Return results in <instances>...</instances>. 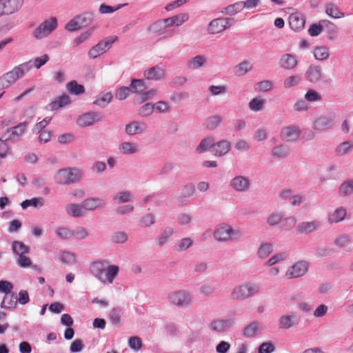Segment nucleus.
I'll list each match as a JSON object with an SVG mask.
<instances>
[{
	"label": "nucleus",
	"mask_w": 353,
	"mask_h": 353,
	"mask_svg": "<svg viewBox=\"0 0 353 353\" xmlns=\"http://www.w3.org/2000/svg\"><path fill=\"white\" fill-rule=\"evenodd\" d=\"M60 261L65 265H71L75 263V256L69 252H63L60 256Z\"/></svg>",
	"instance_id": "obj_63"
},
{
	"label": "nucleus",
	"mask_w": 353,
	"mask_h": 353,
	"mask_svg": "<svg viewBox=\"0 0 353 353\" xmlns=\"http://www.w3.org/2000/svg\"><path fill=\"white\" fill-rule=\"evenodd\" d=\"M67 88L71 94L76 95L83 94L85 92L84 87L78 84L75 81H70L67 84Z\"/></svg>",
	"instance_id": "obj_55"
},
{
	"label": "nucleus",
	"mask_w": 353,
	"mask_h": 353,
	"mask_svg": "<svg viewBox=\"0 0 353 353\" xmlns=\"http://www.w3.org/2000/svg\"><path fill=\"white\" fill-rule=\"evenodd\" d=\"M252 68V64L248 61H244L235 66L234 74L238 77H242L250 72Z\"/></svg>",
	"instance_id": "obj_43"
},
{
	"label": "nucleus",
	"mask_w": 353,
	"mask_h": 353,
	"mask_svg": "<svg viewBox=\"0 0 353 353\" xmlns=\"http://www.w3.org/2000/svg\"><path fill=\"white\" fill-rule=\"evenodd\" d=\"M189 19V14L188 13H179L171 17L164 19V22L167 28L174 26H180L183 23Z\"/></svg>",
	"instance_id": "obj_21"
},
{
	"label": "nucleus",
	"mask_w": 353,
	"mask_h": 353,
	"mask_svg": "<svg viewBox=\"0 0 353 353\" xmlns=\"http://www.w3.org/2000/svg\"><path fill=\"white\" fill-rule=\"evenodd\" d=\"M144 77L148 80L159 81L165 77V70L159 66H154L146 69Z\"/></svg>",
	"instance_id": "obj_20"
},
{
	"label": "nucleus",
	"mask_w": 353,
	"mask_h": 353,
	"mask_svg": "<svg viewBox=\"0 0 353 353\" xmlns=\"http://www.w3.org/2000/svg\"><path fill=\"white\" fill-rule=\"evenodd\" d=\"M81 27L87 26L94 20V13L93 12H86L76 16Z\"/></svg>",
	"instance_id": "obj_48"
},
{
	"label": "nucleus",
	"mask_w": 353,
	"mask_h": 353,
	"mask_svg": "<svg viewBox=\"0 0 353 353\" xmlns=\"http://www.w3.org/2000/svg\"><path fill=\"white\" fill-rule=\"evenodd\" d=\"M121 309L119 307L112 308L109 314V319L112 324L119 326L121 323Z\"/></svg>",
	"instance_id": "obj_51"
},
{
	"label": "nucleus",
	"mask_w": 353,
	"mask_h": 353,
	"mask_svg": "<svg viewBox=\"0 0 353 353\" xmlns=\"http://www.w3.org/2000/svg\"><path fill=\"white\" fill-rule=\"evenodd\" d=\"M305 18L300 13H293L289 17L290 26L295 31L303 29L305 26Z\"/></svg>",
	"instance_id": "obj_25"
},
{
	"label": "nucleus",
	"mask_w": 353,
	"mask_h": 353,
	"mask_svg": "<svg viewBox=\"0 0 353 353\" xmlns=\"http://www.w3.org/2000/svg\"><path fill=\"white\" fill-rule=\"evenodd\" d=\"M260 290L259 284L247 282L235 286L230 294V298L235 301H244L258 294Z\"/></svg>",
	"instance_id": "obj_3"
},
{
	"label": "nucleus",
	"mask_w": 353,
	"mask_h": 353,
	"mask_svg": "<svg viewBox=\"0 0 353 353\" xmlns=\"http://www.w3.org/2000/svg\"><path fill=\"white\" fill-rule=\"evenodd\" d=\"M85 210L94 211L105 205L104 199L99 197H89L82 201Z\"/></svg>",
	"instance_id": "obj_19"
},
{
	"label": "nucleus",
	"mask_w": 353,
	"mask_h": 353,
	"mask_svg": "<svg viewBox=\"0 0 353 353\" xmlns=\"http://www.w3.org/2000/svg\"><path fill=\"white\" fill-rule=\"evenodd\" d=\"M325 12L334 19H340L344 17V13L340 11L338 6L333 3H329L326 5Z\"/></svg>",
	"instance_id": "obj_40"
},
{
	"label": "nucleus",
	"mask_w": 353,
	"mask_h": 353,
	"mask_svg": "<svg viewBox=\"0 0 353 353\" xmlns=\"http://www.w3.org/2000/svg\"><path fill=\"white\" fill-rule=\"evenodd\" d=\"M12 249L13 253L18 256L25 255L30 252V248L28 246H26L23 243L18 241L12 242Z\"/></svg>",
	"instance_id": "obj_39"
},
{
	"label": "nucleus",
	"mask_w": 353,
	"mask_h": 353,
	"mask_svg": "<svg viewBox=\"0 0 353 353\" xmlns=\"http://www.w3.org/2000/svg\"><path fill=\"white\" fill-rule=\"evenodd\" d=\"M235 21L232 18L219 17L210 21L207 26V32L210 34H216L224 32L232 26Z\"/></svg>",
	"instance_id": "obj_5"
},
{
	"label": "nucleus",
	"mask_w": 353,
	"mask_h": 353,
	"mask_svg": "<svg viewBox=\"0 0 353 353\" xmlns=\"http://www.w3.org/2000/svg\"><path fill=\"white\" fill-rule=\"evenodd\" d=\"M88 231L86 228L79 226L72 230V238H77L81 240L85 239L88 236Z\"/></svg>",
	"instance_id": "obj_61"
},
{
	"label": "nucleus",
	"mask_w": 353,
	"mask_h": 353,
	"mask_svg": "<svg viewBox=\"0 0 353 353\" xmlns=\"http://www.w3.org/2000/svg\"><path fill=\"white\" fill-rule=\"evenodd\" d=\"M243 10V6L242 1H241L225 7L221 11V12L224 14L233 16L237 13H239Z\"/></svg>",
	"instance_id": "obj_38"
},
{
	"label": "nucleus",
	"mask_w": 353,
	"mask_h": 353,
	"mask_svg": "<svg viewBox=\"0 0 353 353\" xmlns=\"http://www.w3.org/2000/svg\"><path fill=\"white\" fill-rule=\"evenodd\" d=\"M297 58L290 53H285L281 55L279 65V66L286 70H291L295 68L298 65Z\"/></svg>",
	"instance_id": "obj_15"
},
{
	"label": "nucleus",
	"mask_w": 353,
	"mask_h": 353,
	"mask_svg": "<svg viewBox=\"0 0 353 353\" xmlns=\"http://www.w3.org/2000/svg\"><path fill=\"white\" fill-rule=\"evenodd\" d=\"M301 130L297 125L284 127L281 131V139L287 143H296L300 137Z\"/></svg>",
	"instance_id": "obj_11"
},
{
	"label": "nucleus",
	"mask_w": 353,
	"mask_h": 353,
	"mask_svg": "<svg viewBox=\"0 0 353 353\" xmlns=\"http://www.w3.org/2000/svg\"><path fill=\"white\" fill-rule=\"evenodd\" d=\"M17 296L14 292H10L5 296L1 303V307L15 308L17 305Z\"/></svg>",
	"instance_id": "obj_36"
},
{
	"label": "nucleus",
	"mask_w": 353,
	"mask_h": 353,
	"mask_svg": "<svg viewBox=\"0 0 353 353\" xmlns=\"http://www.w3.org/2000/svg\"><path fill=\"white\" fill-rule=\"evenodd\" d=\"M70 103V97L66 94H63L58 97L55 101L49 103L48 107L50 110H55L67 105Z\"/></svg>",
	"instance_id": "obj_34"
},
{
	"label": "nucleus",
	"mask_w": 353,
	"mask_h": 353,
	"mask_svg": "<svg viewBox=\"0 0 353 353\" xmlns=\"http://www.w3.org/2000/svg\"><path fill=\"white\" fill-rule=\"evenodd\" d=\"M334 243L337 248H344L351 243L350 236L347 234L339 235L335 239Z\"/></svg>",
	"instance_id": "obj_52"
},
{
	"label": "nucleus",
	"mask_w": 353,
	"mask_h": 353,
	"mask_svg": "<svg viewBox=\"0 0 353 353\" xmlns=\"http://www.w3.org/2000/svg\"><path fill=\"white\" fill-rule=\"evenodd\" d=\"M112 95L111 92H107L98 97L94 102V103L101 108H105L111 101Z\"/></svg>",
	"instance_id": "obj_56"
},
{
	"label": "nucleus",
	"mask_w": 353,
	"mask_h": 353,
	"mask_svg": "<svg viewBox=\"0 0 353 353\" xmlns=\"http://www.w3.org/2000/svg\"><path fill=\"white\" fill-rule=\"evenodd\" d=\"M231 143L225 139L221 140L216 143L214 142L212 153L216 157H223L228 154L231 150Z\"/></svg>",
	"instance_id": "obj_16"
},
{
	"label": "nucleus",
	"mask_w": 353,
	"mask_h": 353,
	"mask_svg": "<svg viewBox=\"0 0 353 353\" xmlns=\"http://www.w3.org/2000/svg\"><path fill=\"white\" fill-rule=\"evenodd\" d=\"M234 324V320L228 319H216L213 320L210 324L211 330L217 332H223L231 327Z\"/></svg>",
	"instance_id": "obj_17"
},
{
	"label": "nucleus",
	"mask_w": 353,
	"mask_h": 353,
	"mask_svg": "<svg viewBox=\"0 0 353 353\" xmlns=\"http://www.w3.org/2000/svg\"><path fill=\"white\" fill-rule=\"evenodd\" d=\"M353 147V144L350 141H345L339 144L335 151L339 156H343L348 153Z\"/></svg>",
	"instance_id": "obj_57"
},
{
	"label": "nucleus",
	"mask_w": 353,
	"mask_h": 353,
	"mask_svg": "<svg viewBox=\"0 0 353 353\" xmlns=\"http://www.w3.org/2000/svg\"><path fill=\"white\" fill-rule=\"evenodd\" d=\"M261 324L257 321H253L245 326L243 331V334L246 338L254 337L261 330Z\"/></svg>",
	"instance_id": "obj_31"
},
{
	"label": "nucleus",
	"mask_w": 353,
	"mask_h": 353,
	"mask_svg": "<svg viewBox=\"0 0 353 353\" xmlns=\"http://www.w3.org/2000/svg\"><path fill=\"white\" fill-rule=\"evenodd\" d=\"M146 125L140 121H132L125 125V132L129 135L143 133L146 130Z\"/></svg>",
	"instance_id": "obj_26"
},
{
	"label": "nucleus",
	"mask_w": 353,
	"mask_h": 353,
	"mask_svg": "<svg viewBox=\"0 0 353 353\" xmlns=\"http://www.w3.org/2000/svg\"><path fill=\"white\" fill-rule=\"evenodd\" d=\"M273 252V245L270 243H263L257 250V256L261 259H266Z\"/></svg>",
	"instance_id": "obj_44"
},
{
	"label": "nucleus",
	"mask_w": 353,
	"mask_h": 353,
	"mask_svg": "<svg viewBox=\"0 0 353 353\" xmlns=\"http://www.w3.org/2000/svg\"><path fill=\"white\" fill-rule=\"evenodd\" d=\"M166 28L167 26H165L164 19H161L151 24L148 28V30L153 33H157L165 29Z\"/></svg>",
	"instance_id": "obj_62"
},
{
	"label": "nucleus",
	"mask_w": 353,
	"mask_h": 353,
	"mask_svg": "<svg viewBox=\"0 0 353 353\" xmlns=\"http://www.w3.org/2000/svg\"><path fill=\"white\" fill-rule=\"evenodd\" d=\"M193 244V239L190 237L181 239L174 246L177 252H183L188 249Z\"/></svg>",
	"instance_id": "obj_50"
},
{
	"label": "nucleus",
	"mask_w": 353,
	"mask_h": 353,
	"mask_svg": "<svg viewBox=\"0 0 353 353\" xmlns=\"http://www.w3.org/2000/svg\"><path fill=\"white\" fill-rule=\"evenodd\" d=\"M347 212L343 207L337 208L328 215V222L330 224L339 223L345 219Z\"/></svg>",
	"instance_id": "obj_28"
},
{
	"label": "nucleus",
	"mask_w": 353,
	"mask_h": 353,
	"mask_svg": "<svg viewBox=\"0 0 353 353\" xmlns=\"http://www.w3.org/2000/svg\"><path fill=\"white\" fill-rule=\"evenodd\" d=\"M338 193L341 197L352 195L353 194V179L344 181L339 187Z\"/></svg>",
	"instance_id": "obj_33"
},
{
	"label": "nucleus",
	"mask_w": 353,
	"mask_h": 353,
	"mask_svg": "<svg viewBox=\"0 0 353 353\" xmlns=\"http://www.w3.org/2000/svg\"><path fill=\"white\" fill-rule=\"evenodd\" d=\"M168 299L171 304L180 308L190 306L193 300L191 292L185 290L170 292L168 295Z\"/></svg>",
	"instance_id": "obj_4"
},
{
	"label": "nucleus",
	"mask_w": 353,
	"mask_h": 353,
	"mask_svg": "<svg viewBox=\"0 0 353 353\" xmlns=\"http://www.w3.org/2000/svg\"><path fill=\"white\" fill-rule=\"evenodd\" d=\"M305 78L310 83H317L322 79V70L319 65H310L305 73Z\"/></svg>",
	"instance_id": "obj_18"
},
{
	"label": "nucleus",
	"mask_w": 353,
	"mask_h": 353,
	"mask_svg": "<svg viewBox=\"0 0 353 353\" xmlns=\"http://www.w3.org/2000/svg\"><path fill=\"white\" fill-rule=\"evenodd\" d=\"M117 37H111L99 41L97 45L91 48L88 52V57L90 59H96L101 54L105 53L117 40Z\"/></svg>",
	"instance_id": "obj_10"
},
{
	"label": "nucleus",
	"mask_w": 353,
	"mask_h": 353,
	"mask_svg": "<svg viewBox=\"0 0 353 353\" xmlns=\"http://www.w3.org/2000/svg\"><path fill=\"white\" fill-rule=\"evenodd\" d=\"M290 148L288 145L280 144L275 146L271 150V154L274 157L286 158L290 154Z\"/></svg>",
	"instance_id": "obj_35"
},
{
	"label": "nucleus",
	"mask_w": 353,
	"mask_h": 353,
	"mask_svg": "<svg viewBox=\"0 0 353 353\" xmlns=\"http://www.w3.org/2000/svg\"><path fill=\"white\" fill-rule=\"evenodd\" d=\"M66 212L74 218L81 217L85 214L82 202L80 204L70 203L65 207Z\"/></svg>",
	"instance_id": "obj_27"
},
{
	"label": "nucleus",
	"mask_w": 353,
	"mask_h": 353,
	"mask_svg": "<svg viewBox=\"0 0 353 353\" xmlns=\"http://www.w3.org/2000/svg\"><path fill=\"white\" fill-rule=\"evenodd\" d=\"M44 201L41 197H35L31 199H26L21 203V206L23 209H26L30 206L34 208H40L43 205Z\"/></svg>",
	"instance_id": "obj_49"
},
{
	"label": "nucleus",
	"mask_w": 353,
	"mask_h": 353,
	"mask_svg": "<svg viewBox=\"0 0 353 353\" xmlns=\"http://www.w3.org/2000/svg\"><path fill=\"white\" fill-rule=\"evenodd\" d=\"M230 226L223 225L218 228L214 232V237L218 241H230Z\"/></svg>",
	"instance_id": "obj_29"
},
{
	"label": "nucleus",
	"mask_w": 353,
	"mask_h": 353,
	"mask_svg": "<svg viewBox=\"0 0 353 353\" xmlns=\"http://www.w3.org/2000/svg\"><path fill=\"white\" fill-rule=\"evenodd\" d=\"M308 265L307 261H299L288 268L285 277L287 279H292L303 276L307 272Z\"/></svg>",
	"instance_id": "obj_8"
},
{
	"label": "nucleus",
	"mask_w": 353,
	"mask_h": 353,
	"mask_svg": "<svg viewBox=\"0 0 353 353\" xmlns=\"http://www.w3.org/2000/svg\"><path fill=\"white\" fill-rule=\"evenodd\" d=\"M299 321L300 318L295 312H289L280 316L279 319V328L289 330L291 327L298 325Z\"/></svg>",
	"instance_id": "obj_14"
},
{
	"label": "nucleus",
	"mask_w": 353,
	"mask_h": 353,
	"mask_svg": "<svg viewBox=\"0 0 353 353\" xmlns=\"http://www.w3.org/2000/svg\"><path fill=\"white\" fill-rule=\"evenodd\" d=\"M83 172L76 168H66L57 170L54 176L56 183L69 185L78 183L83 178Z\"/></svg>",
	"instance_id": "obj_2"
},
{
	"label": "nucleus",
	"mask_w": 353,
	"mask_h": 353,
	"mask_svg": "<svg viewBox=\"0 0 353 353\" xmlns=\"http://www.w3.org/2000/svg\"><path fill=\"white\" fill-rule=\"evenodd\" d=\"M336 123L334 114L321 116L314 122V128L317 131H325L332 128Z\"/></svg>",
	"instance_id": "obj_12"
},
{
	"label": "nucleus",
	"mask_w": 353,
	"mask_h": 353,
	"mask_svg": "<svg viewBox=\"0 0 353 353\" xmlns=\"http://www.w3.org/2000/svg\"><path fill=\"white\" fill-rule=\"evenodd\" d=\"M319 227L318 221H305L300 223L296 227L299 234H310L316 231Z\"/></svg>",
	"instance_id": "obj_23"
},
{
	"label": "nucleus",
	"mask_w": 353,
	"mask_h": 353,
	"mask_svg": "<svg viewBox=\"0 0 353 353\" xmlns=\"http://www.w3.org/2000/svg\"><path fill=\"white\" fill-rule=\"evenodd\" d=\"M32 68L31 61H26L0 77V90L13 85L18 79L24 77Z\"/></svg>",
	"instance_id": "obj_1"
},
{
	"label": "nucleus",
	"mask_w": 353,
	"mask_h": 353,
	"mask_svg": "<svg viewBox=\"0 0 353 353\" xmlns=\"http://www.w3.org/2000/svg\"><path fill=\"white\" fill-rule=\"evenodd\" d=\"M156 222V218L154 214L148 213L140 219V223L143 227H150Z\"/></svg>",
	"instance_id": "obj_60"
},
{
	"label": "nucleus",
	"mask_w": 353,
	"mask_h": 353,
	"mask_svg": "<svg viewBox=\"0 0 353 353\" xmlns=\"http://www.w3.org/2000/svg\"><path fill=\"white\" fill-rule=\"evenodd\" d=\"M174 233V230L172 227L168 226L165 228L157 240V245L159 247L163 245L169 241Z\"/></svg>",
	"instance_id": "obj_37"
},
{
	"label": "nucleus",
	"mask_w": 353,
	"mask_h": 353,
	"mask_svg": "<svg viewBox=\"0 0 353 353\" xmlns=\"http://www.w3.org/2000/svg\"><path fill=\"white\" fill-rule=\"evenodd\" d=\"M251 180L248 176L237 175L230 179V188L236 192L245 193L251 188Z\"/></svg>",
	"instance_id": "obj_7"
},
{
	"label": "nucleus",
	"mask_w": 353,
	"mask_h": 353,
	"mask_svg": "<svg viewBox=\"0 0 353 353\" xmlns=\"http://www.w3.org/2000/svg\"><path fill=\"white\" fill-rule=\"evenodd\" d=\"M288 256V254L287 252H280L273 255L270 257L265 263L266 266H273L274 264L285 260Z\"/></svg>",
	"instance_id": "obj_54"
},
{
	"label": "nucleus",
	"mask_w": 353,
	"mask_h": 353,
	"mask_svg": "<svg viewBox=\"0 0 353 353\" xmlns=\"http://www.w3.org/2000/svg\"><path fill=\"white\" fill-rule=\"evenodd\" d=\"M207 64V59L204 55H197L189 59L187 62V67L190 70H196Z\"/></svg>",
	"instance_id": "obj_30"
},
{
	"label": "nucleus",
	"mask_w": 353,
	"mask_h": 353,
	"mask_svg": "<svg viewBox=\"0 0 353 353\" xmlns=\"http://www.w3.org/2000/svg\"><path fill=\"white\" fill-rule=\"evenodd\" d=\"M263 105L264 100L259 97L252 99L249 103V108L254 112L261 111L263 108Z\"/></svg>",
	"instance_id": "obj_58"
},
{
	"label": "nucleus",
	"mask_w": 353,
	"mask_h": 353,
	"mask_svg": "<svg viewBox=\"0 0 353 353\" xmlns=\"http://www.w3.org/2000/svg\"><path fill=\"white\" fill-rule=\"evenodd\" d=\"M119 150L123 155H130L139 152L140 145L135 142L124 141L119 145Z\"/></svg>",
	"instance_id": "obj_22"
},
{
	"label": "nucleus",
	"mask_w": 353,
	"mask_h": 353,
	"mask_svg": "<svg viewBox=\"0 0 353 353\" xmlns=\"http://www.w3.org/2000/svg\"><path fill=\"white\" fill-rule=\"evenodd\" d=\"M214 140L212 137H208L203 139L197 146L196 151L201 154L205 152L208 149L212 150L214 146Z\"/></svg>",
	"instance_id": "obj_45"
},
{
	"label": "nucleus",
	"mask_w": 353,
	"mask_h": 353,
	"mask_svg": "<svg viewBox=\"0 0 353 353\" xmlns=\"http://www.w3.org/2000/svg\"><path fill=\"white\" fill-rule=\"evenodd\" d=\"M223 118L220 115H213L206 119L205 126L209 130H215L222 122Z\"/></svg>",
	"instance_id": "obj_41"
},
{
	"label": "nucleus",
	"mask_w": 353,
	"mask_h": 353,
	"mask_svg": "<svg viewBox=\"0 0 353 353\" xmlns=\"http://www.w3.org/2000/svg\"><path fill=\"white\" fill-rule=\"evenodd\" d=\"M119 272V267L114 265H107L105 270L103 274L102 283L108 281L109 283H112L114 278L117 276Z\"/></svg>",
	"instance_id": "obj_32"
},
{
	"label": "nucleus",
	"mask_w": 353,
	"mask_h": 353,
	"mask_svg": "<svg viewBox=\"0 0 353 353\" xmlns=\"http://www.w3.org/2000/svg\"><path fill=\"white\" fill-rule=\"evenodd\" d=\"M301 81V75L299 74H294L288 77L283 81V87L285 89H290L299 85Z\"/></svg>",
	"instance_id": "obj_46"
},
{
	"label": "nucleus",
	"mask_w": 353,
	"mask_h": 353,
	"mask_svg": "<svg viewBox=\"0 0 353 353\" xmlns=\"http://www.w3.org/2000/svg\"><path fill=\"white\" fill-rule=\"evenodd\" d=\"M154 110L159 113H165L170 111V107L168 102L159 101L153 103Z\"/></svg>",
	"instance_id": "obj_64"
},
{
	"label": "nucleus",
	"mask_w": 353,
	"mask_h": 353,
	"mask_svg": "<svg viewBox=\"0 0 353 353\" xmlns=\"http://www.w3.org/2000/svg\"><path fill=\"white\" fill-rule=\"evenodd\" d=\"M107 262L105 261H97L90 265V272L99 281H103V274L107 266Z\"/></svg>",
	"instance_id": "obj_24"
},
{
	"label": "nucleus",
	"mask_w": 353,
	"mask_h": 353,
	"mask_svg": "<svg viewBox=\"0 0 353 353\" xmlns=\"http://www.w3.org/2000/svg\"><path fill=\"white\" fill-rule=\"evenodd\" d=\"M58 26L57 19L52 17L42 22L33 32L32 36L37 39H41L50 35Z\"/></svg>",
	"instance_id": "obj_6"
},
{
	"label": "nucleus",
	"mask_w": 353,
	"mask_h": 353,
	"mask_svg": "<svg viewBox=\"0 0 353 353\" xmlns=\"http://www.w3.org/2000/svg\"><path fill=\"white\" fill-rule=\"evenodd\" d=\"M102 116L99 112H89L80 115L77 119V124L79 126L83 128L92 125L94 123L100 121Z\"/></svg>",
	"instance_id": "obj_13"
},
{
	"label": "nucleus",
	"mask_w": 353,
	"mask_h": 353,
	"mask_svg": "<svg viewBox=\"0 0 353 353\" xmlns=\"http://www.w3.org/2000/svg\"><path fill=\"white\" fill-rule=\"evenodd\" d=\"M314 57L319 61H324L330 57V49L326 46L316 47L313 51Z\"/></svg>",
	"instance_id": "obj_42"
},
{
	"label": "nucleus",
	"mask_w": 353,
	"mask_h": 353,
	"mask_svg": "<svg viewBox=\"0 0 353 353\" xmlns=\"http://www.w3.org/2000/svg\"><path fill=\"white\" fill-rule=\"evenodd\" d=\"M130 90L135 93H143L145 89V81L143 79H132L130 84Z\"/></svg>",
	"instance_id": "obj_53"
},
{
	"label": "nucleus",
	"mask_w": 353,
	"mask_h": 353,
	"mask_svg": "<svg viewBox=\"0 0 353 353\" xmlns=\"http://www.w3.org/2000/svg\"><path fill=\"white\" fill-rule=\"evenodd\" d=\"M27 128L26 122L20 123L19 124L10 128L0 137V141H17L20 139L21 136L25 132Z\"/></svg>",
	"instance_id": "obj_9"
},
{
	"label": "nucleus",
	"mask_w": 353,
	"mask_h": 353,
	"mask_svg": "<svg viewBox=\"0 0 353 353\" xmlns=\"http://www.w3.org/2000/svg\"><path fill=\"white\" fill-rule=\"evenodd\" d=\"M132 195L129 190L118 192L112 199L115 203H127L132 199Z\"/></svg>",
	"instance_id": "obj_47"
},
{
	"label": "nucleus",
	"mask_w": 353,
	"mask_h": 353,
	"mask_svg": "<svg viewBox=\"0 0 353 353\" xmlns=\"http://www.w3.org/2000/svg\"><path fill=\"white\" fill-rule=\"evenodd\" d=\"M128 239V235L125 232H116L112 234L111 241L115 243H124Z\"/></svg>",
	"instance_id": "obj_59"
}]
</instances>
